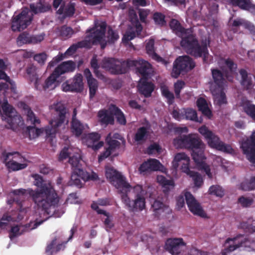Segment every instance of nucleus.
Here are the masks:
<instances>
[{
    "instance_id": "f257e3e1",
    "label": "nucleus",
    "mask_w": 255,
    "mask_h": 255,
    "mask_svg": "<svg viewBox=\"0 0 255 255\" xmlns=\"http://www.w3.org/2000/svg\"><path fill=\"white\" fill-rule=\"evenodd\" d=\"M106 176L119 190L122 202L129 212L141 211L145 208L144 191L141 185L132 187L126 178L112 167H106Z\"/></svg>"
},
{
    "instance_id": "f03ea898",
    "label": "nucleus",
    "mask_w": 255,
    "mask_h": 255,
    "mask_svg": "<svg viewBox=\"0 0 255 255\" xmlns=\"http://www.w3.org/2000/svg\"><path fill=\"white\" fill-rule=\"evenodd\" d=\"M34 185L38 189L32 190L29 189L28 194L33 201L48 215L51 213L50 210L55 208L59 202L58 195L52 184L45 182L42 176L38 174H34Z\"/></svg>"
},
{
    "instance_id": "7ed1b4c3",
    "label": "nucleus",
    "mask_w": 255,
    "mask_h": 255,
    "mask_svg": "<svg viewBox=\"0 0 255 255\" xmlns=\"http://www.w3.org/2000/svg\"><path fill=\"white\" fill-rule=\"evenodd\" d=\"M173 144L179 147H185L192 150L191 155L198 169L205 172L210 179L212 178L210 166L203 161L204 143L198 134L190 133L180 135L174 139Z\"/></svg>"
},
{
    "instance_id": "20e7f679",
    "label": "nucleus",
    "mask_w": 255,
    "mask_h": 255,
    "mask_svg": "<svg viewBox=\"0 0 255 255\" xmlns=\"http://www.w3.org/2000/svg\"><path fill=\"white\" fill-rule=\"evenodd\" d=\"M107 26L106 22L102 21L96 24L94 28L87 30V32H90L87 38H91L93 45H100L102 49L105 48L107 43L114 44L120 38L118 31L110 26L106 33Z\"/></svg>"
},
{
    "instance_id": "39448f33",
    "label": "nucleus",
    "mask_w": 255,
    "mask_h": 255,
    "mask_svg": "<svg viewBox=\"0 0 255 255\" xmlns=\"http://www.w3.org/2000/svg\"><path fill=\"white\" fill-rule=\"evenodd\" d=\"M210 44V40L202 39L201 41L193 33L183 37L180 41V45L186 52L195 58H202L203 62L208 63L209 53L208 46Z\"/></svg>"
},
{
    "instance_id": "423d86ee",
    "label": "nucleus",
    "mask_w": 255,
    "mask_h": 255,
    "mask_svg": "<svg viewBox=\"0 0 255 255\" xmlns=\"http://www.w3.org/2000/svg\"><path fill=\"white\" fill-rule=\"evenodd\" d=\"M58 117L50 122V127L46 128L45 133L47 137L53 138L58 131V128L61 127L65 122L67 124L68 120L67 118V110L64 105L61 102H57L53 105Z\"/></svg>"
},
{
    "instance_id": "0eeeda50",
    "label": "nucleus",
    "mask_w": 255,
    "mask_h": 255,
    "mask_svg": "<svg viewBox=\"0 0 255 255\" xmlns=\"http://www.w3.org/2000/svg\"><path fill=\"white\" fill-rule=\"evenodd\" d=\"M198 131L204 136L211 147L227 153H231L233 150L230 145L225 144L222 141L218 136L209 130L205 125L200 127Z\"/></svg>"
},
{
    "instance_id": "6e6552de",
    "label": "nucleus",
    "mask_w": 255,
    "mask_h": 255,
    "mask_svg": "<svg viewBox=\"0 0 255 255\" xmlns=\"http://www.w3.org/2000/svg\"><path fill=\"white\" fill-rule=\"evenodd\" d=\"M198 131L204 136L211 147L227 153H231L233 150L230 145L225 144L222 141L218 136L209 130L205 125L200 127Z\"/></svg>"
},
{
    "instance_id": "1a4fd4ad",
    "label": "nucleus",
    "mask_w": 255,
    "mask_h": 255,
    "mask_svg": "<svg viewBox=\"0 0 255 255\" xmlns=\"http://www.w3.org/2000/svg\"><path fill=\"white\" fill-rule=\"evenodd\" d=\"M101 67L112 74H122L128 70L127 60L121 61L114 58H104L101 62Z\"/></svg>"
},
{
    "instance_id": "9d476101",
    "label": "nucleus",
    "mask_w": 255,
    "mask_h": 255,
    "mask_svg": "<svg viewBox=\"0 0 255 255\" xmlns=\"http://www.w3.org/2000/svg\"><path fill=\"white\" fill-rule=\"evenodd\" d=\"M195 63L193 59L188 55L179 56L173 63L171 76L177 78L182 72H187L193 69Z\"/></svg>"
},
{
    "instance_id": "9b49d317",
    "label": "nucleus",
    "mask_w": 255,
    "mask_h": 255,
    "mask_svg": "<svg viewBox=\"0 0 255 255\" xmlns=\"http://www.w3.org/2000/svg\"><path fill=\"white\" fill-rule=\"evenodd\" d=\"M22 157L17 151L7 152L4 150L1 153V160L9 170L17 171L25 168L27 166L26 163H19L13 160L15 159L22 161Z\"/></svg>"
},
{
    "instance_id": "f8f14e48",
    "label": "nucleus",
    "mask_w": 255,
    "mask_h": 255,
    "mask_svg": "<svg viewBox=\"0 0 255 255\" xmlns=\"http://www.w3.org/2000/svg\"><path fill=\"white\" fill-rule=\"evenodd\" d=\"M33 14L28 9H25L14 17L12 20L11 29L13 31H20L29 25L33 20Z\"/></svg>"
},
{
    "instance_id": "ddd939ff",
    "label": "nucleus",
    "mask_w": 255,
    "mask_h": 255,
    "mask_svg": "<svg viewBox=\"0 0 255 255\" xmlns=\"http://www.w3.org/2000/svg\"><path fill=\"white\" fill-rule=\"evenodd\" d=\"M3 111L2 118L8 123L11 128H14L20 123V116L16 115L15 109L10 105L7 101L1 105Z\"/></svg>"
},
{
    "instance_id": "4468645a",
    "label": "nucleus",
    "mask_w": 255,
    "mask_h": 255,
    "mask_svg": "<svg viewBox=\"0 0 255 255\" xmlns=\"http://www.w3.org/2000/svg\"><path fill=\"white\" fill-rule=\"evenodd\" d=\"M128 69L130 67H136V72L139 74L141 79H147L151 72V65L148 62L143 60H127Z\"/></svg>"
},
{
    "instance_id": "2eb2a0df",
    "label": "nucleus",
    "mask_w": 255,
    "mask_h": 255,
    "mask_svg": "<svg viewBox=\"0 0 255 255\" xmlns=\"http://www.w3.org/2000/svg\"><path fill=\"white\" fill-rule=\"evenodd\" d=\"M243 153L246 155L247 158L253 164H255V131L241 144Z\"/></svg>"
},
{
    "instance_id": "dca6fc26",
    "label": "nucleus",
    "mask_w": 255,
    "mask_h": 255,
    "mask_svg": "<svg viewBox=\"0 0 255 255\" xmlns=\"http://www.w3.org/2000/svg\"><path fill=\"white\" fill-rule=\"evenodd\" d=\"M64 92H81L84 89L83 76L80 73L76 74L74 77L63 83L62 85Z\"/></svg>"
},
{
    "instance_id": "f3484780",
    "label": "nucleus",
    "mask_w": 255,
    "mask_h": 255,
    "mask_svg": "<svg viewBox=\"0 0 255 255\" xmlns=\"http://www.w3.org/2000/svg\"><path fill=\"white\" fill-rule=\"evenodd\" d=\"M186 248V243L182 238H170L166 240L165 249L172 255H179Z\"/></svg>"
},
{
    "instance_id": "a211bd4d",
    "label": "nucleus",
    "mask_w": 255,
    "mask_h": 255,
    "mask_svg": "<svg viewBox=\"0 0 255 255\" xmlns=\"http://www.w3.org/2000/svg\"><path fill=\"white\" fill-rule=\"evenodd\" d=\"M246 239L243 235L239 234L233 238H228L224 244V249L222 251V255H230L237 249L242 246Z\"/></svg>"
},
{
    "instance_id": "6ab92c4d",
    "label": "nucleus",
    "mask_w": 255,
    "mask_h": 255,
    "mask_svg": "<svg viewBox=\"0 0 255 255\" xmlns=\"http://www.w3.org/2000/svg\"><path fill=\"white\" fill-rule=\"evenodd\" d=\"M45 34L42 33L38 35H32L24 31L20 33L17 38V43L19 45L23 44H35L43 40Z\"/></svg>"
},
{
    "instance_id": "aec40b11",
    "label": "nucleus",
    "mask_w": 255,
    "mask_h": 255,
    "mask_svg": "<svg viewBox=\"0 0 255 255\" xmlns=\"http://www.w3.org/2000/svg\"><path fill=\"white\" fill-rule=\"evenodd\" d=\"M185 197L187 205L191 212L194 215H198L201 217L205 216L206 214L200 204L190 192H186L185 193Z\"/></svg>"
},
{
    "instance_id": "412c9836",
    "label": "nucleus",
    "mask_w": 255,
    "mask_h": 255,
    "mask_svg": "<svg viewBox=\"0 0 255 255\" xmlns=\"http://www.w3.org/2000/svg\"><path fill=\"white\" fill-rule=\"evenodd\" d=\"M45 220H42L39 221L36 220L34 222H30L28 224H25L24 226H15L11 227L9 237L11 240L13 239L15 237L20 235L22 232L20 233V228H23V230L25 232L29 231L32 229L36 228L38 226L42 224Z\"/></svg>"
},
{
    "instance_id": "4be33fe9",
    "label": "nucleus",
    "mask_w": 255,
    "mask_h": 255,
    "mask_svg": "<svg viewBox=\"0 0 255 255\" xmlns=\"http://www.w3.org/2000/svg\"><path fill=\"white\" fill-rule=\"evenodd\" d=\"M181 170L182 172L186 173L187 175H189L190 173L194 171H191L189 169L190 159L189 157L185 153H177L173 161V164L175 166H178V162H181Z\"/></svg>"
},
{
    "instance_id": "5701e85b",
    "label": "nucleus",
    "mask_w": 255,
    "mask_h": 255,
    "mask_svg": "<svg viewBox=\"0 0 255 255\" xmlns=\"http://www.w3.org/2000/svg\"><path fill=\"white\" fill-rule=\"evenodd\" d=\"M76 3L75 2H69L66 4L65 2L61 5L59 8L57 10L56 13L59 15H62L63 18L72 17L76 11Z\"/></svg>"
},
{
    "instance_id": "b1692460",
    "label": "nucleus",
    "mask_w": 255,
    "mask_h": 255,
    "mask_svg": "<svg viewBox=\"0 0 255 255\" xmlns=\"http://www.w3.org/2000/svg\"><path fill=\"white\" fill-rule=\"evenodd\" d=\"M169 26L172 31L182 39L192 33L190 29L184 28L180 22L176 19H172L169 22Z\"/></svg>"
},
{
    "instance_id": "393cba45",
    "label": "nucleus",
    "mask_w": 255,
    "mask_h": 255,
    "mask_svg": "<svg viewBox=\"0 0 255 255\" xmlns=\"http://www.w3.org/2000/svg\"><path fill=\"white\" fill-rule=\"evenodd\" d=\"M138 92L145 97L151 96L155 88V85L151 82H148L147 79H141L137 86Z\"/></svg>"
},
{
    "instance_id": "a878e982",
    "label": "nucleus",
    "mask_w": 255,
    "mask_h": 255,
    "mask_svg": "<svg viewBox=\"0 0 255 255\" xmlns=\"http://www.w3.org/2000/svg\"><path fill=\"white\" fill-rule=\"evenodd\" d=\"M76 66V63L74 62L68 60L61 63L55 68L54 71L59 76H60L65 73L74 72Z\"/></svg>"
},
{
    "instance_id": "bb28decb",
    "label": "nucleus",
    "mask_w": 255,
    "mask_h": 255,
    "mask_svg": "<svg viewBox=\"0 0 255 255\" xmlns=\"http://www.w3.org/2000/svg\"><path fill=\"white\" fill-rule=\"evenodd\" d=\"M101 135L98 132H92L88 134L87 143L88 146L94 150H97L104 145V142L99 141Z\"/></svg>"
},
{
    "instance_id": "cd10ccee",
    "label": "nucleus",
    "mask_w": 255,
    "mask_h": 255,
    "mask_svg": "<svg viewBox=\"0 0 255 255\" xmlns=\"http://www.w3.org/2000/svg\"><path fill=\"white\" fill-rule=\"evenodd\" d=\"M211 70L214 83L219 88H223L227 82V75L217 68H213Z\"/></svg>"
},
{
    "instance_id": "c85d7f7f",
    "label": "nucleus",
    "mask_w": 255,
    "mask_h": 255,
    "mask_svg": "<svg viewBox=\"0 0 255 255\" xmlns=\"http://www.w3.org/2000/svg\"><path fill=\"white\" fill-rule=\"evenodd\" d=\"M93 45L91 38H87L84 40L79 41L76 44L72 45L65 52L66 56H70L73 54L78 48H91Z\"/></svg>"
},
{
    "instance_id": "c756f323",
    "label": "nucleus",
    "mask_w": 255,
    "mask_h": 255,
    "mask_svg": "<svg viewBox=\"0 0 255 255\" xmlns=\"http://www.w3.org/2000/svg\"><path fill=\"white\" fill-rule=\"evenodd\" d=\"M98 117L101 125L107 126L109 125H113L115 123L114 117L111 111L109 112L107 110H100L98 114Z\"/></svg>"
},
{
    "instance_id": "7c9ffc66",
    "label": "nucleus",
    "mask_w": 255,
    "mask_h": 255,
    "mask_svg": "<svg viewBox=\"0 0 255 255\" xmlns=\"http://www.w3.org/2000/svg\"><path fill=\"white\" fill-rule=\"evenodd\" d=\"M156 180L162 186L163 192L166 195L168 194L171 189L174 188L175 183L172 179H168L163 175H158Z\"/></svg>"
},
{
    "instance_id": "2f4dec72",
    "label": "nucleus",
    "mask_w": 255,
    "mask_h": 255,
    "mask_svg": "<svg viewBox=\"0 0 255 255\" xmlns=\"http://www.w3.org/2000/svg\"><path fill=\"white\" fill-rule=\"evenodd\" d=\"M111 205V200L109 198H99L97 202H93L91 206V208L96 211L98 214L104 215L106 217L109 216V213L99 208L98 205L108 206Z\"/></svg>"
},
{
    "instance_id": "473e14b6",
    "label": "nucleus",
    "mask_w": 255,
    "mask_h": 255,
    "mask_svg": "<svg viewBox=\"0 0 255 255\" xmlns=\"http://www.w3.org/2000/svg\"><path fill=\"white\" fill-rule=\"evenodd\" d=\"M60 77L57 75V73L55 72L54 70L49 76L46 79L44 85H43V89L44 90L47 89L53 90L56 87L59 85L60 82L58 78Z\"/></svg>"
},
{
    "instance_id": "72a5a7b5",
    "label": "nucleus",
    "mask_w": 255,
    "mask_h": 255,
    "mask_svg": "<svg viewBox=\"0 0 255 255\" xmlns=\"http://www.w3.org/2000/svg\"><path fill=\"white\" fill-rule=\"evenodd\" d=\"M219 64L221 69L224 71L225 73H227V70H228L231 73H234L237 69V64L230 58L227 59L221 58L219 62Z\"/></svg>"
},
{
    "instance_id": "f704fd0d",
    "label": "nucleus",
    "mask_w": 255,
    "mask_h": 255,
    "mask_svg": "<svg viewBox=\"0 0 255 255\" xmlns=\"http://www.w3.org/2000/svg\"><path fill=\"white\" fill-rule=\"evenodd\" d=\"M29 7L31 11L34 14L46 12L51 8L50 4L41 0H39V1L36 3H31Z\"/></svg>"
},
{
    "instance_id": "c9c22d12",
    "label": "nucleus",
    "mask_w": 255,
    "mask_h": 255,
    "mask_svg": "<svg viewBox=\"0 0 255 255\" xmlns=\"http://www.w3.org/2000/svg\"><path fill=\"white\" fill-rule=\"evenodd\" d=\"M81 157L79 154H76L69 157V163L71 164L73 172H78L82 175L86 174V171L81 168Z\"/></svg>"
},
{
    "instance_id": "e433bc0d",
    "label": "nucleus",
    "mask_w": 255,
    "mask_h": 255,
    "mask_svg": "<svg viewBox=\"0 0 255 255\" xmlns=\"http://www.w3.org/2000/svg\"><path fill=\"white\" fill-rule=\"evenodd\" d=\"M89 177V176L87 172H86V174L84 176L82 175L80 172H73L71 176L70 180L69 181V185L70 186H75L80 188L82 187L81 179L86 181H88Z\"/></svg>"
},
{
    "instance_id": "4c0bfd02",
    "label": "nucleus",
    "mask_w": 255,
    "mask_h": 255,
    "mask_svg": "<svg viewBox=\"0 0 255 255\" xmlns=\"http://www.w3.org/2000/svg\"><path fill=\"white\" fill-rule=\"evenodd\" d=\"M110 110L115 116L117 121L121 125L125 126L127 124V121L124 114L122 110L115 105H112Z\"/></svg>"
},
{
    "instance_id": "58836bf2",
    "label": "nucleus",
    "mask_w": 255,
    "mask_h": 255,
    "mask_svg": "<svg viewBox=\"0 0 255 255\" xmlns=\"http://www.w3.org/2000/svg\"><path fill=\"white\" fill-rule=\"evenodd\" d=\"M239 72L241 77V84L247 89L249 88L252 85L251 75L245 69H240Z\"/></svg>"
},
{
    "instance_id": "ea45409f",
    "label": "nucleus",
    "mask_w": 255,
    "mask_h": 255,
    "mask_svg": "<svg viewBox=\"0 0 255 255\" xmlns=\"http://www.w3.org/2000/svg\"><path fill=\"white\" fill-rule=\"evenodd\" d=\"M239 188L244 191L255 190V176H252L249 179H246L244 180L241 183Z\"/></svg>"
},
{
    "instance_id": "a19ab883",
    "label": "nucleus",
    "mask_w": 255,
    "mask_h": 255,
    "mask_svg": "<svg viewBox=\"0 0 255 255\" xmlns=\"http://www.w3.org/2000/svg\"><path fill=\"white\" fill-rule=\"evenodd\" d=\"M160 91L162 96L166 99L168 105H172L174 102L175 96L173 93L169 91L168 87L166 85H162L160 86Z\"/></svg>"
},
{
    "instance_id": "79ce46f5",
    "label": "nucleus",
    "mask_w": 255,
    "mask_h": 255,
    "mask_svg": "<svg viewBox=\"0 0 255 255\" xmlns=\"http://www.w3.org/2000/svg\"><path fill=\"white\" fill-rule=\"evenodd\" d=\"M197 105L199 110L201 111L202 114L208 117L212 116V112L208 107L206 101L203 98H200L197 101Z\"/></svg>"
},
{
    "instance_id": "37998d69",
    "label": "nucleus",
    "mask_w": 255,
    "mask_h": 255,
    "mask_svg": "<svg viewBox=\"0 0 255 255\" xmlns=\"http://www.w3.org/2000/svg\"><path fill=\"white\" fill-rule=\"evenodd\" d=\"M106 143L108 148L113 153L116 149L120 148L121 143L116 139H113L111 133H109L106 138Z\"/></svg>"
},
{
    "instance_id": "c03bdc74",
    "label": "nucleus",
    "mask_w": 255,
    "mask_h": 255,
    "mask_svg": "<svg viewBox=\"0 0 255 255\" xmlns=\"http://www.w3.org/2000/svg\"><path fill=\"white\" fill-rule=\"evenodd\" d=\"M84 129L83 125L79 120H72L71 131L76 136L81 135Z\"/></svg>"
},
{
    "instance_id": "a18cd8bd",
    "label": "nucleus",
    "mask_w": 255,
    "mask_h": 255,
    "mask_svg": "<svg viewBox=\"0 0 255 255\" xmlns=\"http://www.w3.org/2000/svg\"><path fill=\"white\" fill-rule=\"evenodd\" d=\"M26 192V190L22 188L13 190L12 193L14 195L13 201L20 205L25 197Z\"/></svg>"
},
{
    "instance_id": "49530a36",
    "label": "nucleus",
    "mask_w": 255,
    "mask_h": 255,
    "mask_svg": "<svg viewBox=\"0 0 255 255\" xmlns=\"http://www.w3.org/2000/svg\"><path fill=\"white\" fill-rule=\"evenodd\" d=\"M148 134V129L145 127L138 128L135 133L134 139L135 141L140 142L145 141Z\"/></svg>"
},
{
    "instance_id": "de8ad7c7",
    "label": "nucleus",
    "mask_w": 255,
    "mask_h": 255,
    "mask_svg": "<svg viewBox=\"0 0 255 255\" xmlns=\"http://www.w3.org/2000/svg\"><path fill=\"white\" fill-rule=\"evenodd\" d=\"M35 126H28L26 128V132L30 139L38 137L44 131L43 128H36Z\"/></svg>"
},
{
    "instance_id": "09e8293b",
    "label": "nucleus",
    "mask_w": 255,
    "mask_h": 255,
    "mask_svg": "<svg viewBox=\"0 0 255 255\" xmlns=\"http://www.w3.org/2000/svg\"><path fill=\"white\" fill-rule=\"evenodd\" d=\"M88 86L89 89V97L90 99L93 98L98 89L99 84L96 79H91L87 82Z\"/></svg>"
},
{
    "instance_id": "8fccbe9b",
    "label": "nucleus",
    "mask_w": 255,
    "mask_h": 255,
    "mask_svg": "<svg viewBox=\"0 0 255 255\" xmlns=\"http://www.w3.org/2000/svg\"><path fill=\"white\" fill-rule=\"evenodd\" d=\"M184 119L195 122H199L197 118L196 111L192 109H184L183 111Z\"/></svg>"
},
{
    "instance_id": "3c124183",
    "label": "nucleus",
    "mask_w": 255,
    "mask_h": 255,
    "mask_svg": "<svg viewBox=\"0 0 255 255\" xmlns=\"http://www.w3.org/2000/svg\"><path fill=\"white\" fill-rule=\"evenodd\" d=\"M208 192L211 195L219 197H222L224 195V190L218 185L211 186L209 189Z\"/></svg>"
},
{
    "instance_id": "603ef678",
    "label": "nucleus",
    "mask_w": 255,
    "mask_h": 255,
    "mask_svg": "<svg viewBox=\"0 0 255 255\" xmlns=\"http://www.w3.org/2000/svg\"><path fill=\"white\" fill-rule=\"evenodd\" d=\"M153 19L156 25L164 26L166 24L164 14L159 12H155L152 16Z\"/></svg>"
},
{
    "instance_id": "864d4df0",
    "label": "nucleus",
    "mask_w": 255,
    "mask_h": 255,
    "mask_svg": "<svg viewBox=\"0 0 255 255\" xmlns=\"http://www.w3.org/2000/svg\"><path fill=\"white\" fill-rule=\"evenodd\" d=\"M36 67L33 65H30L27 67L26 72L27 74L29 76L30 81H35L36 87L37 88V81L38 80V75L36 72Z\"/></svg>"
},
{
    "instance_id": "5fc2aeb1",
    "label": "nucleus",
    "mask_w": 255,
    "mask_h": 255,
    "mask_svg": "<svg viewBox=\"0 0 255 255\" xmlns=\"http://www.w3.org/2000/svg\"><path fill=\"white\" fill-rule=\"evenodd\" d=\"M253 198L246 197L244 196H240L238 199V203L241 204L243 208H249L254 203Z\"/></svg>"
},
{
    "instance_id": "6e6d98bb",
    "label": "nucleus",
    "mask_w": 255,
    "mask_h": 255,
    "mask_svg": "<svg viewBox=\"0 0 255 255\" xmlns=\"http://www.w3.org/2000/svg\"><path fill=\"white\" fill-rule=\"evenodd\" d=\"M16 221V218L12 217L9 213H4L0 219V228H3L7 225L8 222Z\"/></svg>"
},
{
    "instance_id": "4d7b16f0",
    "label": "nucleus",
    "mask_w": 255,
    "mask_h": 255,
    "mask_svg": "<svg viewBox=\"0 0 255 255\" xmlns=\"http://www.w3.org/2000/svg\"><path fill=\"white\" fill-rule=\"evenodd\" d=\"M245 103L247 104L243 107L244 112L255 122V105L250 104L249 102Z\"/></svg>"
},
{
    "instance_id": "13d9d810",
    "label": "nucleus",
    "mask_w": 255,
    "mask_h": 255,
    "mask_svg": "<svg viewBox=\"0 0 255 255\" xmlns=\"http://www.w3.org/2000/svg\"><path fill=\"white\" fill-rule=\"evenodd\" d=\"M189 176L192 178L195 186L199 188L203 183V180L201 174L197 172H192Z\"/></svg>"
},
{
    "instance_id": "bf43d9fd",
    "label": "nucleus",
    "mask_w": 255,
    "mask_h": 255,
    "mask_svg": "<svg viewBox=\"0 0 255 255\" xmlns=\"http://www.w3.org/2000/svg\"><path fill=\"white\" fill-rule=\"evenodd\" d=\"M74 31L70 27L67 26L66 25H63L60 28V35L65 39L71 37Z\"/></svg>"
},
{
    "instance_id": "052dcab7",
    "label": "nucleus",
    "mask_w": 255,
    "mask_h": 255,
    "mask_svg": "<svg viewBox=\"0 0 255 255\" xmlns=\"http://www.w3.org/2000/svg\"><path fill=\"white\" fill-rule=\"evenodd\" d=\"M26 115V122L32 125H36L40 123V121L38 119L32 112H28Z\"/></svg>"
},
{
    "instance_id": "680f3d73",
    "label": "nucleus",
    "mask_w": 255,
    "mask_h": 255,
    "mask_svg": "<svg viewBox=\"0 0 255 255\" xmlns=\"http://www.w3.org/2000/svg\"><path fill=\"white\" fill-rule=\"evenodd\" d=\"M149 164L150 171H157L160 170V168L162 167V165L160 162L156 159H150L147 160Z\"/></svg>"
},
{
    "instance_id": "e2e57ef3",
    "label": "nucleus",
    "mask_w": 255,
    "mask_h": 255,
    "mask_svg": "<svg viewBox=\"0 0 255 255\" xmlns=\"http://www.w3.org/2000/svg\"><path fill=\"white\" fill-rule=\"evenodd\" d=\"M47 58V55L45 52H42L34 55L33 59L40 65H44Z\"/></svg>"
},
{
    "instance_id": "0e129e2a",
    "label": "nucleus",
    "mask_w": 255,
    "mask_h": 255,
    "mask_svg": "<svg viewBox=\"0 0 255 255\" xmlns=\"http://www.w3.org/2000/svg\"><path fill=\"white\" fill-rule=\"evenodd\" d=\"M76 229L74 227H73L71 229V230H70L71 235H70V237H69L68 241H67L66 242H64L63 243L59 244L57 246H56L55 253H56L59 252L61 250H64V249L65 248V244L69 241H70V240H71L72 239L73 236L74 234L75 233V232H76Z\"/></svg>"
},
{
    "instance_id": "69168bd1",
    "label": "nucleus",
    "mask_w": 255,
    "mask_h": 255,
    "mask_svg": "<svg viewBox=\"0 0 255 255\" xmlns=\"http://www.w3.org/2000/svg\"><path fill=\"white\" fill-rule=\"evenodd\" d=\"M57 238L55 237L51 242L50 244L47 245L45 252L47 255H52L55 252V245L56 243V241Z\"/></svg>"
},
{
    "instance_id": "338daca9",
    "label": "nucleus",
    "mask_w": 255,
    "mask_h": 255,
    "mask_svg": "<svg viewBox=\"0 0 255 255\" xmlns=\"http://www.w3.org/2000/svg\"><path fill=\"white\" fill-rule=\"evenodd\" d=\"M241 9L247 10L253 14H255V4H253L251 0H247Z\"/></svg>"
},
{
    "instance_id": "774afa93",
    "label": "nucleus",
    "mask_w": 255,
    "mask_h": 255,
    "mask_svg": "<svg viewBox=\"0 0 255 255\" xmlns=\"http://www.w3.org/2000/svg\"><path fill=\"white\" fill-rule=\"evenodd\" d=\"M161 149V148L158 144L154 143L148 146L147 151L149 154H153L160 152Z\"/></svg>"
}]
</instances>
